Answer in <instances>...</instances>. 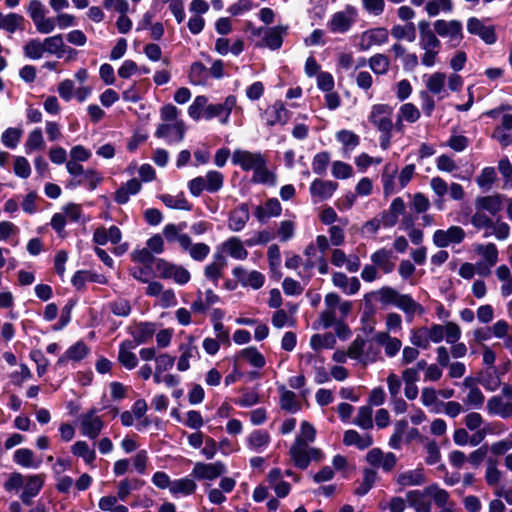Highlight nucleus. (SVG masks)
Returning a JSON list of instances; mask_svg holds the SVG:
<instances>
[{"mask_svg":"<svg viewBox=\"0 0 512 512\" xmlns=\"http://www.w3.org/2000/svg\"><path fill=\"white\" fill-rule=\"evenodd\" d=\"M287 30L288 27L283 25L267 28L258 46L267 47L271 50L280 49L283 44V36L287 33Z\"/></svg>","mask_w":512,"mask_h":512,"instance_id":"obj_30","label":"nucleus"},{"mask_svg":"<svg viewBox=\"0 0 512 512\" xmlns=\"http://www.w3.org/2000/svg\"><path fill=\"white\" fill-rule=\"evenodd\" d=\"M338 184L330 180L315 179L309 188L314 202L324 201L332 197Z\"/></svg>","mask_w":512,"mask_h":512,"instance_id":"obj_26","label":"nucleus"},{"mask_svg":"<svg viewBox=\"0 0 512 512\" xmlns=\"http://www.w3.org/2000/svg\"><path fill=\"white\" fill-rule=\"evenodd\" d=\"M265 157L261 152H251L242 149L234 150L231 162L235 166H239L243 171H254L263 164Z\"/></svg>","mask_w":512,"mask_h":512,"instance_id":"obj_16","label":"nucleus"},{"mask_svg":"<svg viewBox=\"0 0 512 512\" xmlns=\"http://www.w3.org/2000/svg\"><path fill=\"white\" fill-rule=\"evenodd\" d=\"M368 121L380 133L379 145L387 150L391 145L394 129L393 108L388 104H374L371 107Z\"/></svg>","mask_w":512,"mask_h":512,"instance_id":"obj_2","label":"nucleus"},{"mask_svg":"<svg viewBox=\"0 0 512 512\" xmlns=\"http://www.w3.org/2000/svg\"><path fill=\"white\" fill-rule=\"evenodd\" d=\"M335 137L343 145L345 153L353 151L360 143V137L351 130H340Z\"/></svg>","mask_w":512,"mask_h":512,"instance_id":"obj_57","label":"nucleus"},{"mask_svg":"<svg viewBox=\"0 0 512 512\" xmlns=\"http://www.w3.org/2000/svg\"><path fill=\"white\" fill-rule=\"evenodd\" d=\"M141 182L136 179H130L126 183L122 184L115 192L114 200L116 203L123 205L126 204L130 196L136 195L141 190Z\"/></svg>","mask_w":512,"mask_h":512,"instance_id":"obj_41","label":"nucleus"},{"mask_svg":"<svg viewBox=\"0 0 512 512\" xmlns=\"http://www.w3.org/2000/svg\"><path fill=\"white\" fill-rule=\"evenodd\" d=\"M374 339L379 347L382 346L384 348L385 355L388 358L395 357L402 347L401 340L391 337L388 332H379L375 335Z\"/></svg>","mask_w":512,"mask_h":512,"instance_id":"obj_37","label":"nucleus"},{"mask_svg":"<svg viewBox=\"0 0 512 512\" xmlns=\"http://www.w3.org/2000/svg\"><path fill=\"white\" fill-rule=\"evenodd\" d=\"M222 249L236 260H245L248 251L238 237H231L222 244Z\"/></svg>","mask_w":512,"mask_h":512,"instance_id":"obj_50","label":"nucleus"},{"mask_svg":"<svg viewBox=\"0 0 512 512\" xmlns=\"http://www.w3.org/2000/svg\"><path fill=\"white\" fill-rule=\"evenodd\" d=\"M389 40V31L384 27L367 29L361 33L358 47L360 51H368L373 46H381Z\"/></svg>","mask_w":512,"mask_h":512,"instance_id":"obj_17","label":"nucleus"},{"mask_svg":"<svg viewBox=\"0 0 512 512\" xmlns=\"http://www.w3.org/2000/svg\"><path fill=\"white\" fill-rule=\"evenodd\" d=\"M280 394V407L291 413H295L300 410V405L297 401L296 394L288 390L284 385L278 387Z\"/></svg>","mask_w":512,"mask_h":512,"instance_id":"obj_54","label":"nucleus"},{"mask_svg":"<svg viewBox=\"0 0 512 512\" xmlns=\"http://www.w3.org/2000/svg\"><path fill=\"white\" fill-rule=\"evenodd\" d=\"M226 265L227 260L224 254L222 252H215L212 262L206 265L204 269L205 277L217 286Z\"/></svg>","mask_w":512,"mask_h":512,"instance_id":"obj_31","label":"nucleus"},{"mask_svg":"<svg viewBox=\"0 0 512 512\" xmlns=\"http://www.w3.org/2000/svg\"><path fill=\"white\" fill-rule=\"evenodd\" d=\"M381 350L377 342L368 341L357 337L349 345L350 359L357 361L363 366L375 363L380 359Z\"/></svg>","mask_w":512,"mask_h":512,"instance_id":"obj_4","label":"nucleus"},{"mask_svg":"<svg viewBox=\"0 0 512 512\" xmlns=\"http://www.w3.org/2000/svg\"><path fill=\"white\" fill-rule=\"evenodd\" d=\"M266 123L268 126H275L277 124L284 125L290 118L289 110L280 101L275 102L271 107L266 110Z\"/></svg>","mask_w":512,"mask_h":512,"instance_id":"obj_34","label":"nucleus"},{"mask_svg":"<svg viewBox=\"0 0 512 512\" xmlns=\"http://www.w3.org/2000/svg\"><path fill=\"white\" fill-rule=\"evenodd\" d=\"M226 471V466L220 461L214 463L197 462L192 469L191 476L197 480H215L225 474Z\"/></svg>","mask_w":512,"mask_h":512,"instance_id":"obj_19","label":"nucleus"},{"mask_svg":"<svg viewBox=\"0 0 512 512\" xmlns=\"http://www.w3.org/2000/svg\"><path fill=\"white\" fill-rule=\"evenodd\" d=\"M45 477L43 474L27 475L24 479L22 486L23 490L20 494V499L25 505H31L33 498H35L44 486Z\"/></svg>","mask_w":512,"mask_h":512,"instance_id":"obj_22","label":"nucleus"},{"mask_svg":"<svg viewBox=\"0 0 512 512\" xmlns=\"http://www.w3.org/2000/svg\"><path fill=\"white\" fill-rule=\"evenodd\" d=\"M358 11L356 7L347 4L343 10L333 13L327 21V28L334 34H345L356 23Z\"/></svg>","mask_w":512,"mask_h":512,"instance_id":"obj_7","label":"nucleus"},{"mask_svg":"<svg viewBox=\"0 0 512 512\" xmlns=\"http://www.w3.org/2000/svg\"><path fill=\"white\" fill-rule=\"evenodd\" d=\"M163 236L169 243L177 242L180 248H186L189 244L190 236L186 233H181L176 224H167L163 228Z\"/></svg>","mask_w":512,"mask_h":512,"instance_id":"obj_52","label":"nucleus"},{"mask_svg":"<svg viewBox=\"0 0 512 512\" xmlns=\"http://www.w3.org/2000/svg\"><path fill=\"white\" fill-rule=\"evenodd\" d=\"M161 201L164 205L171 209L190 211L192 205L187 201L183 193L177 195L162 194L160 196Z\"/></svg>","mask_w":512,"mask_h":512,"instance_id":"obj_56","label":"nucleus"},{"mask_svg":"<svg viewBox=\"0 0 512 512\" xmlns=\"http://www.w3.org/2000/svg\"><path fill=\"white\" fill-rule=\"evenodd\" d=\"M44 44L46 53L55 55L57 58H62L66 52V45L60 34L45 38Z\"/></svg>","mask_w":512,"mask_h":512,"instance_id":"obj_58","label":"nucleus"},{"mask_svg":"<svg viewBox=\"0 0 512 512\" xmlns=\"http://www.w3.org/2000/svg\"><path fill=\"white\" fill-rule=\"evenodd\" d=\"M136 348L131 340H124L119 345L118 362L126 369L132 370L138 365V358L133 350Z\"/></svg>","mask_w":512,"mask_h":512,"instance_id":"obj_33","label":"nucleus"},{"mask_svg":"<svg viewBox=\"0 0 512 512\" xmlns=\"http://www.w3.org/2000/svg\"><path fill=\"white\" fill-rule=\"evenodd\" d=\"M186 126L183 121L161 123L155 131V137L163 139L168 145L178 144L183 141Z\"/></svg>","mask_w":512,"mask_h":512,"instance_id":"obj_12","label":"nucleus"},{"mask_svg":"<svg viewBox=\"0 0 512 512\" xmlns=\"http://www.w3.org/2000/svg\"><path fill=\"white\" fill-rule=\"evenodd\" d=\"M23 52L26 58L31 60L41 59L46 53L44 40L40 39H31L29 40L25 46L23 47Z\"/></svg>","mask_w":512,"mask_h":512,"instance_id":"obj_64","label":"nucleus"},{"mask_svg":"<svg viewBox=\"0 0 512 512\" xmlns=\"http://www.w3.org/2000/svg\"><path fill=\"white\" fill-rule=\"evenodd\" d=\"M197 489V484L190 477L173 480L170 493L174 497L192 495Z\"/></svg>","mask_w":512,"mask_h":512,"instance_id":"obj_45","label":"nucleus"},{"mask_svg":"<svg viewBox=\"0 0 512 512\" xmlns=\"http://www.w3.org/2000/svg\"><path fill=\"white\" fill-rule=\"evenodd\" d=\"M343 443L364 450L373 444V438L370 434L361 435L356 430H347L343 436Z\"/></svg>","mask_w":512,"mask_h":512,"instance_id":"obj_46","label":"nucleus"},{"mask_svg":"<svg viewBox=\"0 0 512 512\" xmlns=\"http://www.w3.org/2000/svg\"><path fill=\"white\" fill-rule=\"evenodd\" d=\"M370 259L371 262L385 274L391 273L395 268L396 257L392 250L381 248L375 251Z\"/></svg>","mask_w":512,"mask_h":512,"instance_id":"obj_32","label":"nucleus"},{"mask_svg":"<svg viewBox=\"0 0 512 512\" xmlns=\"http://www.w3.org/2000/svg\"><path fill=\"white\" fill-rule=\"evenodd\" d=\"M396 482L402 486H419L425 483V475L422 469L408 470L397 476Z\"/></svg>","mask_w":512,"mask_h":512,"instance_id":"obj_51","label":"nucleus"},{"mask_svg":"<svg viewBox=\"0 0 512 512\" xmlns=\"http://www.w3.org/2000/svg\"><path fill=\"white\" fill-rule=\"evenodd\" d=\"M86 282H94L98 284H107L108 280L105 275L92 271L78 270L74 273L71 283L77 289L84 288Z\"/></svg>","mask_w":512,"mask_h":512,"instance_id":"obj_39","label":"nucleus"},{"mask_svg":"<svg viewBox=\"0 0 512 512\" xmlns=\"http://www.w3.org/2000/svg\"><path fill=\"white\" fill-rule=\"evenodd\" d=\"M336 337L333 333L314 334L310 338V346L313 350L332 349L336 344Z\"/></svg>","mask_w":512,"mask_h":512,"instance_id":"obj_59","label":"nucleus"},{"mask_svg":"<svg viewBox=\"0 0 512 512\" xmlns=\"http://www.w3.org/2000/svg\"><path fill=\"white\" fill-rule=\"evenodd\" d=\"M181 355L177 361V369L180 372L187 371L190 368V360L199 358L198 347L194 344V338L188 337L187 341L179 346Z\"/></svg>","mask_w":512,"mask_h":512,"instance_id":"obj_28","label":"nucleus"},{"mask_svg":"<svg viewBox=\"0 0 512 512\" xmlns=\"http://www.w3.org/2000/svg\"><path fill=\"white\" fill-rule=\"evenodd\" d=\"M13 461L24 468L37 469L41 465V460L35 459L34 452L28 448L17 449L13 454Z\"/></svg>","mask_w":512,"mask_h":512,"instance_id":"obj_49","label":"nucleus"},{"mask_svg":"<svg viewBox=\"0 0 512 512\" xmlns=\"http://www.w3.org/2000/svg\"><path fill=\"white\" fill-rule=\"evenodd\" d=\"M237 106V98L234 95L227 96L222 103H214L206 106L203 118L212 120L217 118L220 124L227 125L229 118Z\"/></svg>","mask_w":512,"mask_h":512,"instance_id":"obj_11","label":"nucleus"},{"mask_svg":"<svg viewBox=\"0 0 512 512\" xmlns=\"http://www.w3.org/2000/svg\"><path fill=\"white\" fill-rule=\"evenodd\" d=\"M282 213V205L277 198H269L262 204L256 205L253 210L255 219L260 224H266L270 219L279 217Z\"/></svg>","mask_w":512,"mask_h":512,"instance_id":"obj_20","label":"nucleus"},{"mask_svg":"<svg viewBox=\"0 0 512 512\" xmlns=\"http://www.w3.org/2000/svg\"><path fill=\"white\" fill-rule=\"evenodd\" d=\"M467 31L477 35L487 45H493L497 41L495 28L492 25L486 26L482 20L471 17L467 21Z\"/></svg>","mask_w":512,"mask_h":512,"instance_id":"obj_23","label":"nucleus"},{"mask_svg":"<svg viewBox=\"0 0 512 512\" xmlns=\"http://www.w3.org/2000/svg\"><path fill=\"white\" fill-rule=\"evenodd\" d=\"M189 80L192 85H206L209 80L208 68L201 62H194L190 67Z\"/></svg>","mask_w":512,"mask_h":512,"instance_id":"obj_55","label":"nucleus"},{"mask_svg":"<svg viewBox=\"0 0 512 512\" xmlns=\"http://www.w3.org/2000/svg\"><path fill=\"white\" fill-rule=\"evenodd\" d=\"M24 147L26 154L45 148V141L40 128H35L28 134Z\"/></svg>","mask_w":512,"mask_h":512,"instance_id":"obj_60","label":"nucleus"},{"mask_svg":"<svg viewBox=\"0 0 512 512\" xmlns=\"http://www.w3.org/2000/svg\"><path fill=\"white\" fill-rule=\"evenodd\" d=\"M252 181L270 186L276 185V176L268 170L266 159L263 164L259 165V168L253 171Z\"/></svg>","mask_w":512,"mask_h":512,"instance_id":"obj_61","label":"nucleus"},{"mask_svg":"<svg viewBox=\"0 0 512 512\" xmlns=\"http://www.w3.org/2000/svg\"><path fill=\"white\" fill-rule=\"evenodd\" d=\"M436 33L419 37V47L424 51L421 56V64L425 67H433L438 61L441 42Z\"/></svg>","mask_w":512,"mask_h":512,"instance_id":"obj_13","label":"nucleus"},{"mask_svg":"<svg viewBox=\"0 0 512 512\" xmlns=\"http://www.w3.org/2000/svg\"><path fill=\"white\" fill-rule=\"evenodd\" d=\"M135 346L149 342L156 333V324L151 322H139L129 328Z\"/></svg>","mask_w":512,"mask_h":512,"instance_id":"obj_29","label":"nucleus"},{"mask_svg":"<svg viewBox=\"0 0 512 512\" xmlns=\"http://www.w3.org/2000/svg\"><path fill=\"white\" fill-rule=\"evenodd\" d=\"M300 365L311 370L314 374V381L317 384H323L330 380L329 372L324 366V359L313 353H305L300 357Z\"/></svg>","mask_w":512,"mask_h":512,"instance_id":"obj_14","label":"nucleus"},{"mask_svg":"<svg viewBox=\"0 0 512 512\" xmlns=\"http://www.w3.org/2000/svg\"><path fill=\"white\" fill-rule=\"evenodd\" d=\"M486 408L491 415H497L503 419L512 417V402L504 401L500 396L491 397Z\"/></svg>","mask_w":512,"mask_h":512,"instance_id":"obj_40","label":"nucleus"},{"mask_svg":"<svg viewBox=\"0 0 512 512\" xmlns=\"http://www.w3.org/2000/svg\"><path fill=\"white\" fill-rule=\"evenodd\" d=\"M25 19L17 13L3 14L0 12V30H4L9 34L15 33L17 30H23Z\"/></svg>","mask_w":512,"mask_h":512,"instance_id":"obj_44","label":"nucleus"},{"mask_svg":"<svg viewBox=\"0 0 512 512\" xmlns=\"http://www.w3.org/2000/svg\"><path fill=\"white\" fill-rule=\"evenodd\" d=\"M155 267L162 279H171L178 285L183 286L191 279V274L185 267L163 258L156 259Z\"/></svg>","mask_w":512,"mask_h":512,"instance_id":"obj_8","label":"nucleus"},{"mask_svg":"<svg viewBox=\"0 0 512 512\" xmlns=\"http://www.w3.org/2000/svg\"><path fill=\"white\" fill-rule=\"evenodd\" d=\"M289 456L293 465L301 470L308 468L311 462H320L323 459V452L309 444L294 440L289 449Z\"/></svg>","mask_w":512,"mask_h":512,"instance_id":"obj_5","label":"nucleus"},{"mask_svg":"<svg viewBox=\"0 0 512 512\" xmlns=\"http://www.w3.org/2000/svg\"><path fill=\"white\" fill-rule=\"evenodd\" d=\"M470 222L476 229L485 230L484 237L493 235L497 240L503 241L510 235V226L506 222L500 220L494 222L492 218L482 210H476L471 216Z\"/></svg>","mask_w":512,"mask_h":512,"instance_id":"obj_3","label":"nucleus"},{"mask_svg":"<svg viewBox=\"0 0 512 512\" xmlns=\"http://www.w3.org/2000/svg\"><path fill=\"white\" fill-rule=\"evenodd\" d=\"M71 452L74 456L79 457L90 468H95L97 458L96 451L86 441L78 440L71 446Z\"/></svg>","mask_w":512,"mask_h":512,"instance_id":"obj_36","label":"nucleus"},{"mask_svg":"<svg viewBox=\"0 0 512 512\" xmlns=\"http://www.w3.org/2000/svg\"><path fill=\"white\" fill-rule=\"evenodd\" d=\"M224 185V175L216 170H209L205 176H198L188 182L191 195L199 197L204 191L217 193Z\"/></svg>","mask_w":512,"mask_h":512,"instance_id":"obj_6","label":"nucleus"},{"mask_svg":"<svg viewBox=\"0 0 512 512\" xmlns=\"http://www.w3.org/2000/svg\"><path fill=\"white\" fill-rule=\"evenodd\" d=\"M429 342L440 343L443 339L448 344H454L461 338L460 327L454 322H447L445 325L432 324L426 327Z\"/></svg>","mask_w":512,"mask_h":512,"instance_id":"obj_10","label":"nucleus"},{"mask_svg":"<svg viewBox=\"0 0 512 512\" xmlns=\"http://www.w3.org/2000/svg\"><path fill=\"white\" fill-rule=\"evenodd\" d=\"M90 352L89 347L81 340L71 345L63 355L58 359V365H63L68 361L79 362L83 360Z\"/></svg>","mask_w":512,"mask_h":512,"instance_id":"obj_38","label":"nucleus"},{"mask_svg":"<svg viewBox=\"0 0 512 512\" xmlns=\"http://www.w3.org/2000/svg\"><path fill=\"white\" fill-rule=\"evenodd\" d=\"M271 438L267 431L254 430L247 439V447L255 453H262L270 444Z\"/></svg>","mask_w":512,"mask_h":512,"instance_id":"obj_42","label":"nucleus"},{"mask_svg":"<svg viewBox=\"0 0 512 512\" xmlns=\"http://www.w3.org/2000/svg\"><path fill=\"white\" fill-rule=\"evenodd\" d=\"M435 33L442 38H447L450 47L456 48L463 39V26L459 20H436L433 24Z\"/></svg>","mask_w":512,"mask_h":512,"instance_id":"obj_9","label":"nucleus"},{"mask_svg":"<svg viewBox=\"0 0 512 512\" xmlns=\"http://www.w3.org/2000/svg\"><path fill=\"white\" fill-rule=\"evenodd\" d=\"M79 425L81 435L91 440L96 439L104 428L102 418L96 415V411L94 409L79 417Z\"/></svg>","mask_w":512,"mask_h":512,"instance_id":"obj_15","label":"nucleus"},{"mask_svg":"<svg viewBox=\"0 0 512 512\" xmlns=\"http://www.w3.org/2000/svg\"><path fill=\"white\" fill-rule=\"evenodd\" d=\"M391 35L397 41L414 42L416 40L415 24L413 22H407L404 25L396 24L391 28Z\"/></svg>","mask_w":512,"mask_h":512,"instance_id":"obj_53","label":"nucleus"},{"mask_svg":"<svg viewBox=\"0 0 512 512\" xmlns=\"http://www.w3.org/2000/svg\"><path fill=\"white\" fill-rule=\"evenodd\" d=\"M428 498L426 488L423 491L412 490L406 494L407 503L415 512H431V502Z\"/></svg>","mask_w":512,"mask_h":512,"instance_id":"obj_35","label":"nucleus"},{"mask_svg":"<svg viewBox=\"0 0 512 512\" xmlns=\"http://www.w3.org/2000/svg\"><path fill=\"white\" fill-rule=\"evenodd\" d=\"M353 423L363 430L372 429L374 426L372 407H370L368 405L359 407L357 415H356Z\"/></svg>","mask_w":512,"mask_h":512,"instance_id":"obj_63","label":"nucleus"},{"mask_svg":"<svg viewBox=\"0 0 512 512\" xmlns=\"http://www.w3.org/2000/svg\"><path fill=\"white\" fill-rule=\"evenodd\" d=\"M475 252L485 261V267L478 263V273L488 275L490 269L498 262V249L494 243L479 244L475 247Z\"/></svg>","mask_w":512,"mask_h":512,"instance_id":"obj_25","label":"nucleus"},{"mask_svg":"<svg viewBox=\"0 0 512 512\" xmlns=\"http://www.w3.org/2000/svg\"><path fill=\"white\" fill-rule=\"evenodd\" d=\"M366 461L374 468L391 472L396 466L397 457L392 452L384 453L380 448H373L367 453Z\"/></svg>","mask_w":512,"mask_h":512,"instance_id":"obj_21","label":"nucleus"},{"mask_svg":"<svg viewBox=\"0 0 512 512\" xmlns=\"http://www.w3.org/2000/svg\"><path fill=\"white\" fill-rule=\"evenodd\" d=\"M446 75L442 72H435L426 79V87L434 95L445 94Z\"/></svg>","mask_w":512,"mask_h":512,"instance_id":"obj_62","label":"nucleus"},{"mask_svg":"<svg viewBox=\"0 0 512 512\" xmlns=\"http://www.w3.org/2000/svg\"><path fill=\"white\" fill-rule=\"evenodd\" d=\"M232 274L243 287H251L255 290L260 289L265 282V276L261 272L256 270L247 271L242 266L234 267Z\"/></svg>","mask_w":512,"mask_h":512,"instance_id":"obj_24","label":"nucleus"},{"mask_svg":"<svg viewBox=\"0 0 512 512\" xmlns=\"http://www.w3.org/2000/svg\"><path fill=\"white\" fill-rule=\"evenodd\" d=\"M250 219L247 203H241L230 211L228 216V228L233 232L242 231Z\"/></svg>","mask_w":512,"mask_h":512,"instance_id":"obj_27","label":"nucleus"},{"mask_svg":"<svg viewBox=\"0 0 512 512\" xmlns=\"http://www.w3.org/2000/svg\"><path fill=\"white\" fill-rule=\"evenodd\" d=\"M396 173H397L396 166H393L391 164L385 165L381 180H382V184H383V191L386 196L395 194L401 190V189H399V186H397V184H396V180H395Z\"/></svg>","mask_w":512,"mask_h":512,"instance_id":"obj_47","label":"nucleus"},{"mask_svg":"<svg viewBox=\"0 0 512 512\" xmlns=\"http://www.w3.org/2000/svg\"><path fill=\"white\" fill-rule=\"evenodd\" d=\"M373 295L382 306H393L401 310L408 322H411L416 314L424 313L423 306L410 294H402L391 286H383L373 292Z\"/></svg>","mask_w":512,"mask_h":512,"instance_id":"obj_1","label":"nucleus"},{"mask_svg":"<svg viewBox=\"0 0 512 512\" xmlns=\"http://www.w3.org/2000/svg\"><path fill=\"white\" fill-rule=\"evenodd\" d=\"M466 233L460 226H450L447 230L438 229L433 234V243L436 247L445 248L452 244H460Z\"/></svg>","mask_w":512,"mask_h":512,"instance_id":"obj_18","label":"nucleus"},{"mask_svg":"<svg viewBox=\"0 0 512 512\" xmlns=\"http://www.w3.org/2000/svg\"><path fill=\"white\" fill-rule=\"evenodd\" d=\"M476 210L488 212L490 215L495 216L502 209V200L500 195H489L477 197L475 201Z\"/></svg>","mask_w":512,"mask_h":512,"instance_id":"obj_43","label":"nucleus"},{"mask_svg":"<svg viewBox=\"0 0 512 512\" xmlns=\"http://www.w3.org/2000/svg\"><path fill=\"white\" fill-rule=\"evenodd\" d=\"M236 359H243L256 369H262L266 365L264 355L253 346L242 349Z\"/></svg>","mask_w":512,"mask_h":512,"instance_id":"obj_48","label":"nucleus"}]
</instances>
